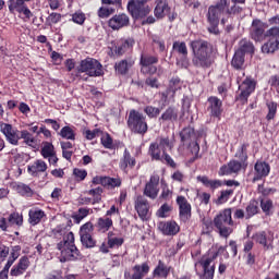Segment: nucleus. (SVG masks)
Here are the masks:
<instances>
[{"label": "nucleus", "instance_id": "obj_2", "mask_svg": "<svg viewBox=\"0 0 279 279\" xmlns=\"http://www.w3.org/2000/svg\"><path fill=\"white\" fill-rule=\"evenodd\" d=\"M57 248L61 253V263H66L69 260H81L82 253L75 246V234L73 232H68L61 242L57 244Z\"/></svg>", "mask_w": 279, "mask_h": 279}, {"label": "nucleus", "instance_id": "obj_37", "mask_svg": "<svg viewBox=\"0 0 279 279\" xmlns=\"http://www.w3.org/2000/svg\"><path fill=\"white\" fill-rule=\"evenodd\" d=\"M112 226H113L112 218H110L108 216L98 218V220L96 222V228H97L98 232H108V230H110V228H112Z\"/></svg>", "mask_w": 279, "mask_h": 279}, {"label": "nucleus", "instance_id": "obj_5", "mask_svg": "<svg viewBox=\"0 0 279 279\" xmlns=\"http://www.w3.org/2000/svg\"><path fill=\"white\" fill-rule=\"evenodd\" d=\"M19 256H21L20 245L12 246L11 252H10V247L5 245L0 246V258H2V260H5V258H8L3 270L0 272V279H8V271H10V267L14 265Z\"/></svg>", "mask_w": 279, "mask_h": 279}, {"label": "nucleus", "instance_id": "obj_61", "mask_svg": "<svg viewBox=\"0 0 279 279\" xmlns=\"http://www.w3.org/2000/svg\"><path fill=\"white\" fill-rule=\"evenodd\" d=\"M73 175L78 182H82L86 180V175H88V172L85 169L75 168L73 170Z\"/></svg>", "mask_w": 279, "mask_h": 279}, {"label": "nucleus", "instance_id": "obj_48", "mask_svg": "<svg viewBox=\"0 0 279 279\" xmlns=\"http://www.w3.org/2000/svg\"><path fill=\"white\" fill-rule=\"evenodd\" d=\"M56 154V148L53 144L49 142H45L41 147V156L43 158H49V156H53Z\"/></svg>", "mask_w": 279, "mask_h": 279}, {"label": "nucleus", "instance_id": "obj_30", "mask_svg": "<svg viewBox=\"0 0 279 279\" xmlns=\"http://www.w3.org/2000/svg\"><path fill=\"white\" fill-rule=\"evenodd\" d=\"M29 268V257L27 256H23L20 258L19 263L13 266V268L11 269V276H23V274L25 271H27V269Z\"/></svg>", "mask_w": 279, "mask_h": 279}, {"label": "nucleus", "instance_id": "obj_47", "mask_svg": "<svg viewBox=\"0 0 279 279\" xmlns=\"http://www.w3.org/2000/svg\"><path fill=\"white\" fill-rule=\"evenodd\" d=\"M238 51H242L244 56L245 53H254V44L247 39H242L240 41V48Z\"/></svg>", "mask_w": 279, "mask_h": 279}, {"label": "nucleus", "instance_id": "obj_59", "mask_svg": "<svg viewBox=\"0 0 279 279\" xmlns=\"http://www.w3.org/2000/svg\"><path fill=\"white\" fill-rule=\"evenodd\" d=\"M62 21V14L60 13H50L49 16L46 19L47 25H56Z\"/></svg>", "mask_w": 279, "mask_h": 279}, {"label": "nucleus", "instance_id": "obj_21", "mask_svg": "<svg viewBox=\"0 0 279 279\" xmlns=\"http://www.w3.org/2000/svg\"><path fill=\"white\" fill-rule=\"evenodd\" d=\"M135 210L142 221L149 219V202L145 196L140 195L135 198Z\"/></svg>", "mask_w": 279, "mask_h": 279}, {"label": "nucleus", "instance_id": "obj_11", "mask_svg": "<svg viewBox=\"0 0 279 279\" xmlns=\"http://www.w3.org/2000/svg\"><path fill=\"white\" fill-rule=\"evenodd\" d=\"M226 14L228 13H225V11H220V9L217 5L209 7L207 19L210 25V27H208V32H210V34H219L217 25H219V19H221V16Z\"/></svg>", "mask_w": 279, "mask_h": 279}, {"label": "nucleus", "instance_id": "obj_45", "mask_svg": "<svg viewBox=\"0 0 279 279\" xmlns=\"http://www.w3.org/2000/svg\"><path fill=\"white\" fill-rule=\"evenodd\" d=\"M193 136H195V130L191 126H187L180 132L181 143H189Z\"/></svg>", "mask_w": 279, "mask_h": 279}, {"label": "nucleus", "instance_id": "obj_43", "mask_svg": "<svg viewBox=\"0 0 279 279\" xmlns=\"http://www.w3.org/2000/svg\"><path fill=\"white\" fill-rule=\"evenodd\" d=\"M21 138L24 140L25 145H28V147H34V145H36V138L27 130L20 131V141Z\"/></svg>", "mask_w": 279, "mask_h": 279}, {"label": "nucleus", "instance_id": "obj_46", "mask_svg": "<svg viewBox=\"0 0 279 279\" xmlns=\"http://www.w3.org/2000/svg\"><path fill=\"white\" fill-rule=\"evenodd\" d=\"M132 64V61L128 62V60H122L116 63V71L117 73H120V75H125V73L130 71Z\"/></svg>", "mask_w": 279, "mask_h": 279}, {"label": "nucleus", "instance_id": "obj_22", "mask_svg": "<svg viewBox=\"0 0 279 279\" xmlns=\"http://www.w3.org/2000/svg\"><path fill=\"white\" fill-rule=\"evenodd\" d=\"M121 178H110V177H99L96 175L93 178V184H101V186H106L107 189H117L121 186Z\"/></svg>", "mask_w": 279, "mask_h": 279}, {"label": "nucleus", "instance_id": "obj_18", "mask_svg": "<svg viewBox=\"0 0 279 279\" xmlns=\"http://www.w3.org/2000/svg\"><path fill=\"white\" fill-rule=\"evenodd\" d=\"M255 243L263 246L266 252L274 250V232L259 231L253 235Z\"/></svg>", "mask_w": 279, "mask_h": 279}, {"label": "nucleus", "instance_id": "obj_29", "mask_svg": "<svg viewBox=\"0 0 279 279\" xmlns=\"http://www.w3.org/2000/svg\"><path fill=\"white\" fill-rule=\"evenodd\" d=\"M172 48L174 51H178L182 58V66L186 69L189 66V49L186 48V43L184 41H174Z\"/></svg>", "mask_w": 279, "mask_h": 279}, {"label": "nucleus", "instance_id": "obj_63", "mask_svg": "<svg viewBox=\"0 0 279 279\" xmlns=\"http://www.w3.org/2000/svg\"><path fill=\"white\" fill-rule=\"evenodd\" d=\"M124 243L123 238H108V246L113 247H121Z\"/></svg>", "mask_w": 279, "mask_h": 279}, {"label": "nucleus", "instance_id": "obj_31", "mask_svg": "<svg viewBox=\"0 0 279 279\" xmlns=\"http://www.w3.org/2000/svg\"><path fill=\"white\" fill-rule=\"evenodd\" d=\"M180 119V111L173 107H169L159 118V121L165 123H175Z\"/></svg>", "mask_w": 279, "mask_h": 279}, {"label": "nucleus", "instance_id": "obj_12", "mask_svg": "<svg viewBox=\"0 0 279 279\" xmlns=\"http://www.w3.org/2000/svg\"><path fill=\"white\" fill-rule=\"evenodd\" d=\"M141 73L144 75H154L156 71H158V68L154 64H158V57L151 56V54H142L141 60Z\"/></svg>", "mask_w": 279, "mask_h": 279}, {"label": "nucleus", "instance_id": "obj_16", "mask_svg": "<svg viewBox=\"0 0 279 279\" xmlns=\"http://www.w3.org/2000/svg\"><path fill=\"white\" fill-rule=\"evenodd\" d=\"M26 1L32 0H9V12H11V14H15V12H17V14H24L26 19H32L34 14L32 13L27 4H25Z\"/></svg>", "mask_w": 279, "mask_h": 279}, {"label": "nucleus", "instance_id": "obj_6", "mask_svg": "<svg viewBox=\"0 0 279 279\" xmlns=\"http://www.w3.org/2000/svg\"><path fill=\"white\" fill-rule=\"evenodd\" d=\"M167 149H173V142H171L169 137H157L156 141L149 145L148 154L153 160H162Z\"/></svg>", "mask_w": 279, "mask_h": 279}, {"label": "nucleus", "instance_id": "obj_41", "mask_svg": "<svg viewBox=\"0 0 279 279\" xmlns=\"http://www.w3.org/2000/svg\"><path fill=\"white\" fill-rule=\"evenodd\" d=\"M15 191L19 193V195H22V197H33L34 196V190L32 186L25 184V183H17L15 185Z\"/></svg>", "mask_w": 279, "mask_h": 279}, {"label": "nucleus", "instance_id": "obj_52", "mask_svg": "<svg viewBox=\"0 0 279 279\" xmlns=\"http://www.w3.org/2000/svg\"><path fill=\"white\" fill-rule=\"evenodd\" d=\"M173 210V207L169 204H163L161 207L157 210V217H160L161 219H166V217H169V213Z\"/></svg>", "mask_w": 279, "mask_h": 279}, {"label": "nucleus", "instance_id": "obj_50", "mask_svg": "<svg viewBox=\"0 0 279 279\" xmlns=\"http://www.w3.org/2000/svg\"><path fill=\"white\" fill-rule=\"evenodd\" d=\"M60 136L66 141H75V131L71 126H64L60 131Z\"/></svg>", "mask_w": 279, "mask_h": 279}, {"label": "nucleus", "instance_id": "obj_24", "mask_svg": "<svg viewBox=\"0 0 279 279\" xmlns=\"http://www.w3.org/2000/svg\"><path fill=\"white\" fill-rule=\"evenodd\" d=\"M108 25L111 29L128 27V25H130V17L124 13L114 15L109 20Z\"/></svg>", "mask_w": 279, "mask_h": 279}, {"label": "nucleus", "instance_id": "obj_20", "mask_svg": "<svg viewBox=\"0 0 279 279\" xmlns=\"http://www.w3.org/2000/svg\"><path fill=\"white\" fill-rule=\"evenodd\" d=\"M177 204L179 206V219L186 223L191 219V203L184 196L177 197Z\"/></svg>", "mask_w": 279, "mask_h": 279}, {"label": "nucleus", "instance_id": "obj_57", "mask_svg": "<svg viewBox=\"0 0 279 279\" xmlns=\"http://www.w3.org/2000/svg\"><path fill=\"white\" fill-rule=\"evenodd\" d=\"M267 108H268V114L266 119H268V121H271V119L276 117V112H278V104L274 101L267 102Z\"/></svg>", "mask_w": 279, "mask_h": 279}, {"label": "nucleus", "instance_id": "obj_40", "mask_svg": "<svg viewBox=\"0 0 279 279\" xmlns=\"http://www.w3.org/2000/svg\"><path fill=\"white\" fill-rule=\"evenodd\" d=\"M258 206V201H250L248 205L245 208V219H252L254 215H258V213H260V208Z\"/></svg>", "mask_w": 279, "mask_h": 279}, {"label": "nucleus", "instance_id": "obj_14", "mask_svg": "<svg viewBox=\"0 0 279 279\" xmlns=\"http://www.w3.org/2000/svg\"><path fill=\"white\" fill-rule=\"evenodd\" d=\"M238 3L243 4L245 0H219L215 5L220 9V12L239 14L243 9L239 7Z\"/></svg>", "mask_w": 279, "mask_h": 279}, {"label": "nucleus", "instance_id": "obj_23", "mask_svg": "<svg viewBox=\"0 0 279 279\" xmlns=\"http://www.w3.org/2000/svg\"><path fill=\"white\" fill-rule=\"evenodd\" d=\"M158 229L166 236H175V234H178V232H180V226L175 221L159 222Z\"/></svg>", "mask_w": 279, "mask_h": 279}, {"label": "nucleus", "instance_id": "obj_51", "mask_svg": "<svg viewBox=\"0 0 279 279\" xmlns=\"http://www.w3.org/2000/svg\"><path fill=\"white\" fill-rule=\"evenodd\" d=\"M101 193H104V189L96 187L88 191V195L93 196V204H99L101 202Z\"/></svg>", "mask_w": 279, "mask_h": 279}, {"label": "nucleus", "instance_id": "obj_34", "mask_svg": "<svg viewBox=\"0 0 279 279\" xmlns=\"http://www.w3.org/2000/svg\"><path fill=\"white\" fill-rule=\"evenodd\" d=\"M171 271V267L167 266L162 260L158 262V265L153 271L155 278H168Z\"/></svg>", "mask_w": 279, "mask_h": 279}, {"label": "nucleus", "instance_id": "obj_35", "mask_svg": "<svg viewBox=\"0 0 279 279\" xmlns=\"http://www.w3.org/2000/svg\"><path fill=\"white\" fill-rule=\"evenodd\" d=\"M134 45H135V41L133 38L120 40L118 46L116 47V53H118V56H123V53H125L128 49L129 51H132V48L134 47Z\"/></svg>", "mask_w": 279, "mask_h": 279}, {"label": "nucleus", "instance_id": "obj_36", "mask_svg": "<svg viewBox=\"0 0 279 279\" xmlns=\"http://www.w3.org/2000/svg\"><path fill=\"white\" fill-rule=\"evenodd\" d=\"M28 216H29L28 221L31 226H38V223H40V221H43V219L47 217V215H45L43 209H31L28 213Z\"/></svg>", "mask_w": 279, "mask_h": 279}, {"label": "nucleus", "instance_id": "obj_25", "mask_svg": "<svg viewBox=\"0 0 279 279\" xmlns=\"http://www.w3.org/2000/svg\"><path fill=\"white\" fill-rule=\"evenodd\" d=\"M47 169V162L43 161V159H37L32 165L27 166V172L29 175H33V178H38V175L45 173Z\"/></svg>", "mask_w": 279, "mask_h": 279}, {"label": "nucleus", "instance_id": "obj_60", "mask_svg": "<svg viewBox=\"0 0 279 279\" xmlns=\"http://www.w3.org/2000/svg\"><path fill=\"white\" fill-rule=\"evenodd\" d=\"M189 149L193 156L192 162H194V160H197V157L199 156V144L197 142H192L190 143Z\"/></svg>", "mask_w": 279, "mask_h": 279}, {"label": "nucleus", "instance_id": "obj_9", "mask_svg": "<svg viewBox=\"0 0 279 279\" xmlns=\"http://www.w3.org/2000/svg\"><path fill=\"white\" fill-rule=\"evenodd\" d=\"M0 132L10 145H19V142L21 141V131H19V129L12 126L10 123L0 122Z\"/></svg>", "mask_w": 279, "mask_h": 279}, {"label": "nucleus", "instance_id": "obj_8", "mask_svg": "<svg viewBox=\"0 0 279 279\" xmlns=\"http://www.w3.org/2000/svg\"><path fill=\"white\" fill-rule=\"evenodd\" d=\"M80 73H86L89 77H99L104 75L101 63L97 59L87 58L81 61L78 66Z\"/></svg>", "mask_w": 279, "mask_h": 279}, {"label": "nucleus", "instance_id": "obj_7", "mask_svg": "<svg viewBox=\"0 0 279 279\" xmlns=\"http://www.w3.org/2000/svg\"><path fill=\"white\" fill-rule=\"evenodd\" d=\"M128 126L135 134H146L147 133V122L145 121V116L143 113L131 110L128 118Z\"/></svg>", "mask_w": 279, "mask_h": 279}, {"label": "nucleus", "instance_id": "obj_17", "mask_svg": "<svg viewBox=\"0 0 279 279\" xmlns=\"http://www.w3.org/2000/svg\"><path fill=\"white\" fill-rule=\"evenodd\" d=\"M239 88L241 92L238 97L239 101H242V104H247V98L254 90H256V81H254V78L246 77Z\"/></svg>", "mask_w": 279, "mask_h": 279}, {"label": "nucleus", "instance_id": "obj_62", "mask_svg": "<svg viewBox=\"0 0 279 279\" xmlns=\"http://www.w3.org/2000/svg\"><path fill=\"white\" fill-rule=\"evenodd\" d=\"M144 112L147 114V117H149V119H156V117L160 114V109L156 107L147 106L144 109Z\"/></svg>", "mask_w": 279, "mask_h": 279}, {"label": "nucleus", "instance_id": "obj_4", "mask_svg": "<svg viewBox=\"0 0 279 279\" xmlns=\"http://www.w3.org/2000/svg\"><path fill=\"white\" fill-rule=\"evenodd\" d=\"M219 252H226V246H220L218 252H209L207 255H204L198 265L203 269V275L201 279H214L215 278V260L219 256Z\"/></svg>", "mask_w": 279, "mask_h": 279}, {"label": "nucleus", "instance_id": "obj_44", "mask_svg": "<svg viewBox=\"0 0 279 279\" xmlns=\"http://www.w3.org/2000/svg\"><path fill=\"white\" fill-rule=\"evenodd\" d=\"M278 49L279 43L274 39H269L266 44L262 46L263 53H274L275 51H278Z\"/></svg>", "mask_w": 279, "mask_h": 279}, {"label": "nucleus", "instance_id": "obj_10", "mask_svg": "<svg viewBox=\"0 0 279 279\" xmlns=\"http://www.w3.org/2000/svg\"><path fill=\"white\" fill-rule=\"evenodd\" d=\"M267 27H269L267 23L260 20H253L250 28L251 38L256 43H262V40L267 38V32H265Z\"/></svg>", "mask_w": 279, "mask_h": 279}, {"label": "nucleus", "instance_id": "obj_39", "mask_svg": "<svg viewBox=\"0 0 279 279\" xmlns=\"http://www.w3.org/2000/svg\"><path fill=\"white\" fill-rule=\"evenodd\" d=\"M196 180L197 182H202V184L207 189H211V191H215V189H219V186L223 184L220 180H210L206 175H198Z\"/></svg>", "mask_w": 279, "mask_h": 279}, {"label": "nucleus", "instance_id": "obj_58", "mask_svg": "<svg viewBox=\"0 0 279 279\" xmlns=\"http://www.w3.org/2000/svg\"><path fill=\"white\" fill-rule=\"evenodd\" d=\"M235 158H239L241 162L247 161V144H243L241 148L236 151Z\"/></svg>", "mask_w": 279, "mask_h": 279}, {"label": "nucleus", "instance_id": "obj_33", "mask_svg": "<svg viewBox=\"0 0 279 279\" xmlns=\"http://www.w3.org/2000/svg\"><path fill=\"white\" fill-rule=\"evenodd\" d=\"M120 169L128 173V168L130 167L131 169L133 167H136V159L130 155V150L124 149L123 158L120 160Z\"/></svg>", "mask_w": 279, "mask_h": 279}, {"label": "nucleus", "instance_id": "obj_42", "mask_svg": "<svg viewBox=\"0 0 279 279\" xmlns=\"http://www.w3.org/2000/svg\"><path fill=\"white\" fill-rule=\"evenodd\" d=\"M245 63V54L241 50H236L231 64L234 69H241Z\"/></svg>", "mask_w": 279, "mask_h": 279}, {"label": "nucleus", "instance_id": "obj_54", "mask_svg": "<svg viewBox=\"0 0 279 279\" xmlns=\"http://www.w3.org/2000/svg\"><path fill=\"white\" fill-rule=\"evenodd\" d=\"M100 141H101V145L106 149H114V143L112 142V137L110 136V134L108 133L104 134Z\"/></svg>", "mask_w": 279, "mask_h": 279}, {"label": "nucleus", "instance_id": "obj_26", "mask_svg": "<svg viewBox=\"0 0 279 279\" xmlns=\"http://www.w3.org/2000/svg\"><path fill=\"white\" fill-rule=\"evenodd\" d=\"M255 175L253 178L254 182H258V180H263V178H267L269 175L270 167L269 163L265 161H257L255 163Z\"/></svg>", "mask_w": 279, "mask_h": 279}, {"label": "nucleus", "instance_id": "obj_38", "mask_svg": "<svg viewBox=\"0 0 279 279\" xmlns=\"http://www.w3.org/2000/svg\"><path fill=\"white\" fill-rule=\"evenodd\" d=\"M133 271L132 279H143L147 274H149V265L147 263L135 265L133 267Z\"/></svg>", "mask_w": 279, "mask_h": 279}, {"label": "nucleus", "instance_id": "obj_3", "mask_svg": "<svg viewBox=\"0 0 279 279\" xmlns=\"http://www.w3.org/2000/svg\"><path fill=\"white\" fill-rule=\"evenodd\" d=\"M214 226L220 236L228 239V236L232 234V227L234 226V221L232 220V209L227 208L220 211L219 215L214 218Z\"/></svg>", "mask_w": 279, "mask_h": 279}, {"label": "nucleus", "instance_id": "obj_28", "mask_svg": "<svg viewBox=\"0 0 279 279\" xmlns=\"http://www.w3.org/2000/svg\"><path fill=\"white\" fill-rule=\"evenodd\" d=\"M243 168L241 161L231 160L227 166H222L219 170V175H232V173H239Z\"/></svg>", "mask_w": 279, "mask_h": 279}, {"label": "nucleus", "instance_id": "obj_15", "mask_svg": "<svg viewBox=\"0 0 279 279\" xmlns=\"http://www.w3.org/2000/svg\"><path fill=\"white\" fill-rule=\"evenodd\" d=\"M128 11L133 19H145L151 12V8L148 4H137L136 0L128 2Z\"/></svg>", "mask_w": 279, "mask_h": 279}, {"label": "nucleus", "instance_id": "obj_32", "mask_svg": "<svg viewBox=\"0 0 279 279\" xmlns=\"http://www.w3.org/2000/svg\"><path fill=\"white\" fill-rule=\"evenodd\" d=\"M171 12V7L167 0H157V5L155 8V16L157 19H165Z\"/></svg>", "mask_w": 279, "mask_h": 279}, {"label": "nucleus", "instance_id": "obj_53", "mask_svg": "<svg viewBox=\"0 0 279 279\" xmlns=\"http://www.w3.org/2000/svg\"><path fill=\"white\" fill-rule=\"evenodd\" d=\"M260 208L265 215H270L271 208H274V202L269 198L262 199Z\"/></svg>", "mask_w": 279, "mask_h": 279}, {"label": "nucleus", "instance_id": "obj_49", "mask_svg": "<svg viewBox=\"0 0 279 279\" xmlns=\"http://www.w3.org/2000/svg\"><path fill=\"white\" fill-rule=\"evenodd\" d=\"M111 5L112 4H102V7L98 10L99 19H108L110 14H114V8Z\"/></svg>", "mask_w": 279, "mask_h": 279}, {"label": "nucleus", "instance_id": "obj_64", "mask_svg": "<svg viewBox=\"0 0 279 279\" xmlns=\"http://www.w3.org/2000/svg\"><path fill=\"white\" fill-rule=\"evenodd\" d=\"M233 191L232 190H226L222 191L220 196L218 197V204H226L228 199H230V195H232Z\"/></svg>", "mask_w": 279, "mask_h": 279}, {"label": "nucleus", "instance_id": "obj_19", "mask_svg": "<svg viewBox=\"0 0 279 279\" xmlns=\"http://www.w3.org/2000/svg\"><path fill=\"white\" fill-rule=\"evenodd\" d=\"M158 184H160V177L158 174H153L149 182L145 185L144 195L149 197V199H156V197H158V193L160 192Z\"/></svg>", "mask_w": 279, "mask_h": 279}, {"label": "nucleus", "instance_id": "obj_1", "mask_svg": "<svg viewBox=\"0 0 279 279\" xmlns=\"http://www.w3.org/2000/svg\"><path fill=\"white\" fill-rule=\"evenodd\" d=\"M191 49L193 51L192 64L196 69H210L215 59L213 58V46L202 39L191 41Z\"/></svg>", "mask_w": 279, "mask_h": 279}, {"label": "nucleus", "instance_id": "obj_13", "mask_svg": "<svg viewBox=\"0 0 279 279\" xmlns=\"http://www.w3.org/2000/svg\"><path fill=\"white\" fill-rule=\"evenodd\" d=\"M93 230H95V227L92 225V222H86L81 227L80 236L83 247H95L96 241L93 239Z\"/></svg>", "mask_w": 279, "mask_h": 279}, {"label": "nucleus", "instance_id": "obj_56", "mask_svg": "<svg viewBox=\"0 0 279 279\" xmlns=\"http://www.w3.org/2000/svg\"><path fill=\"white\" fill-rule=\"evenodd\" d=\"M9 226H23V216L13 213L9 216Z\"/></svg>", "mask_w": 279, "mask_h": 279}, {"label": "nucleus", "instance_id": "obj_55", "mask_svg": "<svg viewBox=\"0 0 279 279\" xmlns=\"http://www.w3.org/2000/svg\"><path fill=\"white\" fill-rule=\"evenodd\" d=\"M72 21L76 25H84L86 22V14L82 11H76L74 14H72Z\"/></svg>", "mask_w": 279, "mask_h": 279}, {"label": "nucleus", "instance_id": "obj_27", "mask_svg": "<svg viewBox=\"0 0 279 279\" xmlns=\"http://www.w3.org/2000/svg\"><path fill=\"white\" fill-rule=\"evenodd\" d=\"M208 110L211 117H221V112H223L222 106L223 102L221 99L217 98L216 96H211L208 98Z\"/></svg>", "mask_w": 279, "mask_h": 279}]
</instances>
